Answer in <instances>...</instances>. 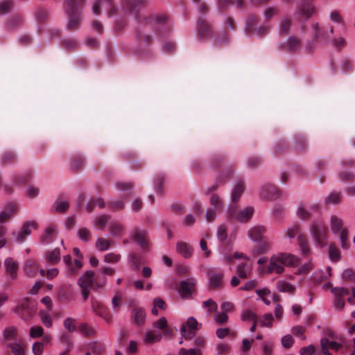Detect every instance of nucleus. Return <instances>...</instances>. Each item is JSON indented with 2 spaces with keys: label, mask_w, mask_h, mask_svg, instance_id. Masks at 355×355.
<instances>
[{
  "label": "nucleus",
  "mask_w": 355,
  "mask_h": 355,
  "mask_svg": "<svg viewBox=\"0 0 355 355\" xmlns=\"http://www.w3.org/2000/svg\"><path fill=\"white\" fill-rule=\"evenodd\" d=\"M241 319L243 321H252L259 320L257 315L250 310H245L241 315Z\"/></svg>",
  "instance_id": "nucleus-47"
},
{
  "label": "nucleus",
  "mask_w": 355,
  "mask_h": 355,
  "mask_svg": "<svg viewBox=\"0 0 355 355\" xmlns=\"http://www.w3.org/2000/svg\"><path fill=\"white\" fill-rule=\"evenodd\" d=\"M208 276L210 289H218L223 287L224 273L222 270H209Z\"/></svg>",
  "instance_id": "nucleus-12"
},
{
  "label": "nucleus",
  "mask_w": 355,
  "mask_h": 355,
  "mask_svg": "<svg viewBox=\"0 0 355 355\" xmlns=\"http://www.w3.org/2000/svg\"><path fill=\"white\" fill-rule=\"evenodd\" d=\"M331 292L334 295L333 306L338 310H342L345 307V302L344 297L349 294V290L345 287H334Z\"/></svg>",
  "instance_id": "nucleus-9"
},
{
  "label": "nucleus",
  "mask_w": 355,
  "mask_h": 355,
  "mask_svg": "<svg viewBox=\"0 0 355 355\" xmlns=\"http://www.w3.org/2000/svg\"><path fill=\"white\" fill-rule=\"evenodd\" d=\"M177 252L185 259L190 258L193 254L192 248L186 242L178 241L176 244Z\"/></svg>",
  "instance_id": "nucleus-20"
},
{
  "label": "nucleus",
  "mask_w": 355,
  "mask_h": 355,
  "mask_svg": "<svg viewBox=\"0 0 355 355\" xmlns=\"http://www.w3.org/2000/svg\"><path fill=\"white\" fill-rule=\"evenodd\" d=\"M196 285V281L192 277L182 281L178 290L182 297L187 298L190 297L195 289Z\"/></svg>",
  "instance_id": "nucleus-13"
},
{
  "label": "nucleus",
  "mask_w": 355,
  "mask_h": 355,
  "mask_svg": "<svg viewBox=\"0 0 355 355\" xmlns=\"http://www.w3.org/2000/svg\"><path fill=\"white\" fill-rule=\"evenodd\" d=\"M225 160L224 156L222 155H216L212 157L211 159V166L213 168H218L222 166Z\"/></svg>",
  "instance_id": "nucleus-53"
},
{
  "label": "nucleus",
  "mask_w": 355,
  "mask_h": 355,
  "mask_svg": "<svg viewBox=\"0 0 355 355\" xmlns=\"http://www.w3.org/2000/svg\"><path fill=\"white\" fill-rule=\"evenodd\" d=\"M39 315L40 316L42 324L46 327L49 328L52 326L53 322L49 314V311L41 310L39 313Z\"/></svg>",
  "instance_id": "nucleus-43"
},
{
  "label": "nucleus",
  "mask_w": 355,
  "mask_h": 355,
  "mask_svg": "<svg viewBox=\"0 0 355 355\" xmlns=\"http://www.w3.org/2000/svg\"><path fill=\"white\" fill-rule=\"evenodd\" d=\"M300 232V226L299 225H293L288 227L286 230V234L289 239H294L296 235L298 236Z\"/></svg>",
  "instance_id": "nucleus-60"
},
{
  "label": "nucleus",
  "mask_w": 355,
  "mask_h": 355,
  "mask_svg": "<svg viewBox=\"0 0 355 355\" xmlns=\"http://www.w3.org/2000/svg\"><path fill=\"white\" fill-rule=\"evenodd\" d=\"M37 270L36 263L32 260H28L24 265V271L28 276H33Z\"/></svg>",
  "instance_id": "nucleus-36"
},
{
  "label": "nucleus",
  "mask_w": 355,
  "mask_h": 355,
  "mask_svg": "<svg viewBox=\"0 0 355 355\" xmlns=\"http://www.w3.org/2000/svg\"><path fill=\"white\" fill-rule=\"evenodd\" d=\"M162 338V334L160 332L149 331L146 333L145 341L146 343H155L160 340Z\"/></svg>",
  "instance_id": "nucleus-39"
},
{
  "label": "nucleus",
  "mask_w": 355,
  "mask_h": 355,
  "mask_svg": "<svg viewBox=\"0 0 355 355\" xmlns=\"http://www.w3.org/2000/svg\"><path fill=\"white\" fill-rule=\"evenodd\" d=\"M130 263L134 270H137L141 263V258L135 254L130 256Z\"/></svg>",
  "instance_id": "nucleus-63"
},
{
  "label": "nucleus",
  "mask_w": 355,
  "mask_h": 355,
  "mask_svg": "<svg viewBox=\"0 0 355 355\" xmlns=\"http://www.w3.org/2000/svg\"><path fill=\"white\" fill-rule=\"evenodd\" d=\"M54 230L55 227L53 225H49L47 227L41 235V242L44 244L50 243L53 241Z\"/></svg>",
  "instance_id": "nucleus-29"
},
{
  "label": "nucleus",
  "mask_w": 355,
  "mask_h": 355,
  "mask_svg": "<svg viewBox=\"0 0 355 355\" xmlns=\"http://www.w3.org/2000/svg\"><path fill=\"white\" fill-rule=\"evenodd\" d=\"M257 21H258V17L257 15H253V14L249 15L247 18L246 23H245L246 32L248 33H252L253 31V28H254V25Z\"/></svg>",
  "instance_id": "nucleus-41"
},
{
  "label": "nucleus",
  "mask_w": 355,
  "mask_h": 355,
  "mask_svg": "<svg viewBox=\"0 0 355 355\" xmlns=\"http://www.w3.org/2000/svg\"><path fill=\"white\" fill-rule=\"evenodd\" d=\"M210 205L215 209H220L223 207V202L216 194L211 195L210 198Z\"/></svg>",
  "instance_id": "nucleus-57"
},
{
  "label": "nucleus",
  "mask_w": 355,
  "mask_h": 355,
  "mask_svg": "<svg viewBox=\"0 0 355 355\" xmlns=\"http://www.w3.org/2000/svg\"><path fill=\"white\" fill-rule=\"evenodd\" d=\"M46 261L51 264L57 263L60 259V250L59 248H55L53 250L46 253Z\"/></svg>",
  "instance_id": "nucleus-31"
},
{
  "label": "nucleus",
  "mask_w": 355,
  "mask_h": 355,
  "mask_svg": "<svg viewBox=\"0 0 355 355\" xmlns=\"http://www.w3.org/2000/svg\"><path fill=\"white\" fill-rule=\"evenodd\" d=\"M164 180L165 178L164 175L161 174L157 175L155 178L154 184L157 192L159 193H162L163 192L162 184L164 182Z\"/></svg>",
  "instance_id": "nucleus-50"
},
{
  "label": "nucleus",
  "mask_w": 355,
  "mask_h": 355,
  "mask_svg": "<svg viewBox=\"0 0 355 355\" xmlns=\"http://www.w3.org/2000/svg\"><path fill=\"white\" fill-rule=\"evenodd\" d=\"M55 211L58 213H64L69 209V204L66 201L55 202L53 206Z\"/></svg>",
  "instance_id": "nucleus-46"
},
{
  "label": "nucleus",
  "mask_w": 355,
  "mask_h": 355,
  "mask_svg": "<svg viewBox=\"0 0 355 355\" xmlns=\"http://www.w3.org/2000/svg\"><path fill=\"white\" fill-rule=\"evenodd\" d=\"M266 232V228L262 225L253 227L248 231V236L254 241H259Z\"/></svg>",
  "instance_id": "nucleus-21"
},
{
  "label": "nucleus",
  "mask_w": 355,
  "mask_h": 355,
  "mask_svg": "<svg viewBox=\"0 0 355 355\" xmlns=\"http://www.w3.org/2000/svg\"><path fill=\"white\" fill-rule=\"evenodd\" d=\"M277 287L279 292H285V293H293L295 291V286L292 284L284 282L279 281L277 283Z\"/></svg>",
  "instance_id": "nucleus-37"
},
{
  "label": "nucleus",
  "mask_w": 355,
  "mask_h": 355,
  "mask_svg": "<svg viewBox=\"0 0 355 355\" xmlns=\"http://www.w3.org/2000/svg\"><path fill=\"white\" fill-rule=\"evenodd\" d=\"M217 238L220 241H224L227 238V227L224 225H220L217 229Z\"/></svg>",
  "instance_id": "nucleus-52"
},
{
  "label": "nucleus",
  "mask_w": 355,
  "mask_h": 355,
  "mask_svg": "<svg viewBox=\"0 0 355 355\" xmlns=\"http://www.w3.org/2000/svg\"><path fill=\"white\" fill-rule=\"evenodd\" d=\"M105 3L108 9V15H112L116 11V8L112 5V0H96L93 6L92 12L94 15H98L101 13L100 5Z\"/></svg>",
  "instance_id": "nucleus-17"
},
{
  "label": "nucleus",
  "mask_w": 355,
  "mask_h": 355,
  "mask_svg": "<svg viewBox=\"0 0 355 355\" xmlns=\"http://www.w3.org/2000/svg\"><path fill=\"white\" fill-rule=\"evenodd\" d=\"M230 346L226 343H219L216 347L218 355L226 354L230 352Z\"/></svg>",
  "instance_id": "nucleus-59"
},
{
  "label": "nucleus",
  "mask_w": 355,
  "mask_h": 355,
  "mask_svg": "<svg viewBox=\"0 0 355 355\" xmlns=\"http://www.w3.org/2000/svg\"><path fill=\"white\" fill-rule=\"evenodd\" d=\"M237 276L242 279L248 278L251 275L250 267L245 263H239L236 268Z\"/></svg>",
  "instance_id": "nucleus-26"
},
{
  "label": "nucleus",
  "mask_w": 355,
  "mask_h": 355,
  "mask_svg": "<svg viewBox=\"0 0 355 355\" xmlns=\"http://www.w3.org/2000/svg\"><path fill=\"white\" fill-rule=\"evenodd\" d=\"M292 21L288 17L282 19L279 26V33L282 35H286L291 27Z\"/></svg>",
  "instance_id": "nucleus-32"
},
{
  "label": "nucleus",
  "mask_w": 355,
  "mask_h": 355,
  "mask_svg": "<svg viewBox=\"0 0 355 355\" xmlns=\"http://www.w3.org/2000/svg\"><path fill=\"white\" fill-rule=\"evenodd\" d=\"M230 40V35L225 32L220 36H214L212 42L215 46H220L227 44Z\"/></svg>",
  "instance_id": "nucleus-38"
},
{
  "label": "nucleus",
  "mask_w": 355,
  "mask_h": 355,
  "mask_svg": "<svg viewBox=\"0 0 355 355\" xmlns=\"http://www.w3.org/2000/svg\"><path fill=\"white\" fill-rule=\"evenodd\" d=\"M300 40L295 36H291L286 41L279 43L278 48L281 51L293 53L300 49Z\"/></svg>",
  "instance_id": "nucleus-10"
},
{
  "label": "nucleus",
  "mask_w": 355,
  "mask_h": 355,
  "mask_svg": "<svg viewBox=\"0 0 355 355\" xmlns=\"http://www.w3.org/2000/svg\"><path fill=\"white\" fill-rule=\"evenodd\" d=\"M179 355H202V353L198 348H191L189 349L181 348L179 351Z\"/></svg>",
  "instance_id": "nucleus-61"
},
{
  "label": "nucleus",
  "mask_w": 355,
  "mask_h": 355,
  "mask_svg": "<svg viewBox=\"0 0 355 355\" xmlns=\"http://www.w3.org/2000/svg\"><path fill=\"white\" fill-rule=\"evenodd\" d=\"M17 330L15 327H8L3 332V336L6 340H16Z\"/></svg>",
  "instance_id": "nucleus-44"
},
{
  "label": "nucleus",
  "mask_w": 355,
  "mask_h": 355,
  "mask_svg": "<svg viewBox=\"0 0 355 355\" xmlns=\"http://www.w3.org/2000/svg\"><path fill=\"white\" fill-rule=\"evenodd\" d=\"M8 347L11 349L15 355H25V352L23 347L16 342L9 344Z\"/></svg>",
  "instance_id": "nucleus-56"
},
{
  "label": "nucleus",
  "mask_w": 355,
  "mask_h": 355,
  "mask_svg": "<svg viewBox=\"0 0 355 355\" xmlns=\"http://www.w3.org/2000/svg\"><path fill=\"white\" fill-rule=\"evenodd\" d=\"M297 243L302 253L304 255H307L309 253V247L307 239L304 234H298Z\"/></svg>",
  "instance_id": "nucleus-34"
},
{
  "label": "nucleus",
  "mask_w": 355,
  "mask_h": 355,
  "mask_svg": "<svg viewBox=\"0 0 355 355\" xmlns=\"http://www.w3.org/2000/svg\"><path fill=\"white\" fill-rule=\"evenodd\" d=\"M80 331L85 336H93L95 331L93 328L86 323H83L79 327Z\"/></svg>",
  "instance_id": "nucleus-62"
},
{
  "label": "nucleus",
  "mask_w": 355,
  "mask_h": 355,
  "mask_svg": "<svg viewBox=\"0 0 355 355\" xmlns=\"http://www.w3.org/2000/svg\"><path fill=\"white\" fill-rule=\"evenodd\" d=\"M168 17L165 14L154 15L148 17L146 24L152 26L159 36H164L170 32L168 25Z\"/></svg>",
  "instance_id": "nucleus-4"
},
{
  "label": "nucleus",
  "mask_w": 355,
  "mask_h": 355,
  "mask_svg": "<svg viewBox=\"0 0 355 355\" xmlns=\"http://www.w3.org/2000/svg\"><path fill=\"white\" fill-rule=\"evenodd\" d=\"M314 30V40L319 42L327 44L331 41L329 37L327 35L326 31L319 28L318 24L315 23L313 25Z\"/></svg>",
  "instance_id": "nucleus-19"
},
{
  "label": "nucleus",
  "mask_w": 355,
  "mask_h": 355,
  "mask_svg": "<svg viewBox=\"0 0 355 355\" xmlns=\"http://www.w3.org/2000/svg\"><path fill=\"white\" fill-rule=\"evenodd\" d=\"M299 263L300 260L296 256L290 253L279 252L270 257L267 272L282 274L284 271L285 266H297Z\"/></svg>",
  "instance_id": "nucleus-1"
},
{
  "label": "nucleus",
  "mask_w": 355,
  "mask_h": 355,
  "mask_svg": "<svg viewBox=\"0 0 355 355\" xmlns=\"http://www.w3.org/2000/svg\"><path fill=\"white\" fill-rule=\"evenodd\" d=\"M112 243V241L111 240H108L104 238H98L96 239L95 246L98 251L104 252L110 248Z\"/></svg>",
  "instance_id": "nucleus-35"
},
{
  "label": "nucleus",
  "mask_w": 355,
  "mask_h": 355,
  "mask_svg": "<svg viewBox=\"0 0 355 355\" xmlns=\"http://www.w3.org/2000/svg\"><path fill=\"white\" fill-rule=\"evenodd\" d=\"M310 233L320 248L326 245L327 228L322 220H313L310 225Z\"/></svg>",
  "instance_id": "nucleus-6"
},
{
  "label": "nucleus",
  "mask_w": 355,
  "mask_h": 355,
  "mask_svg": "<svg viewBox=\"0 0 355 355\" xmlns=\"http://www.w3.org/2000/svg\"><path fill=\"white\" fill-rule=\"evenodd\" d=\"M197 29L198 36L203 40L207 39L212 33L211 25L202 19H198Z\"/></svg>",
  "instance_id": "nucleus-16"
},
{
  "label": "nucleus",
  "mask_w": 355,
  "mask_h": 355,
  "mask_svg": "<svg viewBox=\"0 0 355 355\" xmlns=\"http://www.w3.org/2000/svg\"><path fill=\"white\" fill-rule=\"evenodd\" d=\"M131 318L136 325H143L146 320V312L144 309L141 307L134 308L132 311Z\"/></svg>",
  "instance_id": "nucleus-18"
},
{
  "label": "nucleus",
  "mask_w": 355,
  "mask_h": 355,
  "mask_svg": "<svg viewBox=\"0 0 355 355\" xmlns=\"http://www.w3.org/2000/svg\"><path fill=\"white\" fill-rule=\"evenodd\" d=\"M329 257L333 261H338L340 259V252L334 244L329 247Z\"/></svg>",
  "instance_id": "nucleus-42"
},
{
  "label": "nucleus",
  "mask_w": 355,
  "mask_h": 355,
  "mask_svg": "<svg viewBox=\"0 0 355 355\" xmlns=\"http://www.w3.org/2000/svg\"><path fill=\"white\" fill-rule=\"evenodd\" d=\"M44 334V329L42 327H32L30 329V336L33 338H39Z\"/></svg>",
  "instance_id": "nucleus-64"
},
{
  "label": "nucleus",
  "mask_w": 355,
  "mask_h": 355,
  "mask_svg": "<svg viewBox=\"0 0 355 355\" xmlns=\"http://www.w3.org/2000/svg\"><path fill=\"white\" fill-rule=\"evenodd\" d=\"M201 326L202 324L198 323L194 317H189L186 324L182 326L181 330L184 332H186V328L187 327L191 331H197L201 328Z\"/></svg>",
  "instance_id": "nucleus-28"
},
{
  "label": "nucleus",
  "mask_w": 355,
  "mask_h": 355,
  "mask_svg": "<svg viewBox=\"0 0 355 355\" xmlns=\"http://www.w3.org/2000/svg\"><path fill=\"white\" fill-rule=\"evenodd\" d=\"M38 225L36 221H26L23 223L19 231H13L12 235L15 237V241L22 243L25 241L26 237L31 234V228L37 229Z\"/></svg>",
  "instance_id": "nucleus-8"
},
{
  "label": "nucleus",
  "mask_w": 355,
  "mask_h": 355,
  "mask_svg": "<svg viewBox=\"0 0 355 355\" xmlns=\"http://www.w3.org/2000/svg\"><path fill=\"white\" fill-rule=\"evenodd\" d=\"M6 272L10 274L11 278L15 279L17 278V271L18 268V263L12 258H7L4 262Z\"/></svg>",
  "instance_id": "nucleus-23"
},
{
  "label": "nucleus",
  "mask_w": 355,
  "mask_h": 355,
  "mask_svg": "<svg viewBox=\"0 0 355 355\" xmlns=\"http://www.w3.org/2000/svg\"><path fill=\"white\" fill-rule=\"evenodd\" d=\"M78 238L82 241L85 242H88L91 237L92 234L89 230H88L86 227L80 228L77 232Z\"/></svg>",
  "instance_id": "nucleus-45"
},
{
  "label": "nucleus",
  "mask_w": 355,
  "mask_h": 355,
  "mask_svg": "<svg viewBox=\"0 0 355 355\" xmlns=\"http://www.w3.org/2000/svg\"><path fill=\"white\" fill-rule=\"evenodd\" d=\"M13 6L12 0H2L0 2V15H3L8 14Z\"/></svg>",
  "instance_id": "nucleus-40"
},
{
  "label": "nucleus",
  "mask_w": 355,
  "mask_h": 355,
  "mask_svg": "<svg viewBox=\"0 0 355 355\" xmlns=\"http://www.w3.org/2000/svg\"><path fill=\"white\" fill-rule=\"evenodd\" d=\"M63 325L69 332H73L76 330L75 320L72 318H67L63 322Z\"/></svg>",
  "instance_id": "nucleus-51"
},
{
  "label": "nucleus",
  "mask_w": 355,
  "mask_h": 355,
  "mask_svg": "<svg viewBox=\"0 0 355 355\" xmlns=\"http://www.w3.org/2000/svg\"><path fill=\"white\" fill-rule=\"evenodd\" d=\"M110 234L114 237H119L124 232V226L119 222L111 221L109 223Z\"/></svg>",
  "instance_id": "nucleus-24"
},
{
  "label": "nucleus",
  "mask_w": 355,
  "mask_h": 355,
  "mask_svg": "<svg viewBox=\"0 0 355 355\" xmlns=\"http://www.w3.org/2000/svg\"><path fill=\"white\" fill-rule=\"evenodd\" d=\"M203 307L207 309V313L209 314L211 312L216 311L218 306L212 299H209L203 302Z\"/></svg>",
  "instance_id": "nucleus-55"
},
{
  "label": "nucleus",
  "mask_w": 355,
  "mask_h": 355,
  "mask_svg": "<svg viewBox=\"0 0 355 355\" xmlns=\"http://www.w3.org/2000/svg\"><path fill=\"white\" fill-rule=\"evenodd\" d=\"M78 283L80 287L101 288L105 285L106 279H100L98 276L94 278V272L87 270L78 279Z\"/></svg>",
  "instance_id": "nucleus-7"
},
{
  "label": "nucleus",
  "mask_w": 355,
  "mask_h": 355,
  "mask_svg": "<svg viewBox=\"0 0 355 355\" xmlns=\"http://www.w3.org/2000/svg\"><path fill=\"white\" fill-rule=\"evenodd\" d=\"M253 213L254 208L252 207H247L238 212L236 216V220L241 223L246 222L252 216Z\"/></svg>",
  "instance_id": "nucleus-25"
},
{
  "label": "nucleus",
  "mask_w": 355,
  "mask_h": 355,
  "mask_svg": "<svg viewBox=\"0 0 355 355\" xmlns=\"http://www.w3.org/2000/svg\"><path fill=\"white\" fill-rule=\"evenodd\" d=\"M245 190V184L243 180H237L235 182L232 192V200L234 202L239 201Z\"/></svg>",
  "instance_id": "nucleus-22"
},
{
  "label": "nucleus",
  "mask_w": 355,
  "mask_h": 355,
  "mask_svg": "<svg viewBox=\"0 0 355 355\" xmlns=\"http://www.w3.org/2000/svg\"><path fill=\"white\" fill-rule=\"evenodd\" d=\"M62 43L63 47L69 50H74L78 46V42L70 38L64 39Z\"/></svg>",
  "instance_id": "nucleus-58"
},
{
  "label": "nucleus",
  "mask_w": 355,
  "mask_h": 355,
  "mask_svg": "<svg viewBox=\"0 0 355 355\" xmlns=\"http://www.w3.org/2000/svg\"><path fill=\"white\" fill-rule=\"evenodd\" d=\"M314 12V7L310 3H304L300 9L298 10L297 14L301 17L309 19Z\"/></svg>",
  "instance_id": "nucleus-27"
},
{
  "label": "nucleus",
  "mask_w": 355,
  "mask_h": 355,
  "mask_svg": "<svg viewBox=\"0 0 355 355\" xmlns=\"http://www.w3.org/2000/svg\"><path fill=\"white\" fill-rule=\"evenodd\" d=\"M64 9L69 17L67 28L70 31L78 29L80 18L76 0H64Z\"/></svg>",
  "instance_id": "nucleus-3"
},
{
  "label": "nucleus",
  "mask_w": 355,
  "mask_h": 355,
  "mask_svg": "<svg viewBox=\"0 0 355 355\" xmlns=\"http://www.w3.org/2000/svg\"><path fill=\"white\" fill-rule=\"evenodd\" d=\"M135 35L137 42L146 46H148L152 41V37L146 33L144 31L137 30L135 33Z\"/></svg>",
  "instance_id": "nucleus-30"
},
{
  "label": "nucleus",
  "mask_w": 355,
  "mask_h": 355,
  "mask_svg": "<svg viewBox=\"0 0 355 355\" xmlns=\"http://www.w3.org/2000/svg\"><path fill=\"white\" fill-rule=\"evenodd\" d=\"M341 195L340 193H331L324 200L326 204H337L340 202Z\"/></svg>",
  "instance_id": "nucleus-49"
},
{
  "label": "nucleus",
  "mask_w": 355,
  "mask_h": 355,
  "mask_svg": "<svg viewBox=\"0 0 355 355\" xmlns=\"http://www.w3.org/2000/svg\"><path fill=\"white\" fill-rule=\"evenodd\" d=\"M282 192L274 185L263 186L260 190V198L268 200H275L282 196Z\"/></svg>",
  "instance_id": "nucleus-11"
},
{
  "label": "nucleus",
  "mask_w": 355,
  "mask_h": 355,
  "mask_svg": "<svg viewBox=\"0 0 355 355\" xmlns=\"http://www.w3.org/2000/svg\"><path fill=\"white\" fill-rule=\"evenodd\" d=\"M110 218V216L105 214L96 217L94 221V227L103 230L106 227Z\"/></svg>",
  "instance_id": "nucleus-33"
},
{
  "label": "nucleus",
  "mask_w": 355,
  "mask_h": 355,
  "mask_svg": "<svg viewBox=\"0 0 355 355\" xmlns=\"http://www.w3.org/2000/svg\"><path fill=\"white\" fill-rule=\"evenodd\" d=\"M146 3V0H129L126 6L129 11H132L137 7L144 6Z\"/></svg>",
  "instance_id": "nucleus-48"
},
{
  "label": "nucleus",
  "mask_w": 355,
  "mask_h": 355,
  "mask_svg": "<svg viewBox=\"0 0 355 355\" xmlns=\"http://www.w3.org/2000/svg\"><path fill=\"white\" fill-rule=\"evenodd\" d=\"M146 232L144 230L136 227L132 231L134 241L144 250H148V243L146 241Z\"/></svg>",
  "instance_id": "nucleus-15"
},
{
  "label": "nucleus",
  "mask_w": 355,
  "mask_h": 355,
  "mask_svg": "<svg viewBox=\"0 0 355 355\" xmlns=\"http://www.w3.org/2000/svg\"><path fill=\"white\" fill-rule=\"evenodd\" d=\"M36 311V303L27 297L20 300L15 309V312L24 320L34 317Z\"/></svg>",
  "instance_id": "nucleus-5"
},
{
  "label": "nucleus",
  "mask_w": 355,
  "mask_h": 355,
  "mask_svg": "<svg viewBox=\"0 0 355 355\" xmlns=\"http://www.w3.org/2000/svg\"><path fill=\"white\" fill-rule=\"evenodd\" d=\"M319 211V206L318 204L311 205L309 209L304 207L303 205H300L297 209V216L302 220H308L313 213Z\"/></svg>",
  "instance_id": "nucleus-14"
},
{
  "label": "nucleus",
  "mask_w": 355,
  "mask_h": 355,
  "mask_svg": "<svg viewBox=\"0 0 355 355\" xmlns=\"http://www.w3.org/2000/svg\"><path fill=\"white\" fill-rule=\"evenodd\" d=\"M331 230L336 236H339L340 246L343 249H347L349 241L347 238V230L343 227V220L338 216L333 215L330 218Z\"/></svg>",
  "instance_id": "nucleus-2"
},
{
  "label": "nucleus",
  "mask_w": 355,
  "mask_h": 355,
  "mask_svg": "<svg viewBox=\"0 0 355 355\" xmlns=\"http://www.w3.org/2000/svg\"><path fill=\"white\" fill-rule=\"evenodd\" d=\"M120 259L121 255L114 252L107 253L104 256V261L106 263H117Z\"/></svg>",
  "instance_id": "nucleus-54"
}]
</instances>
